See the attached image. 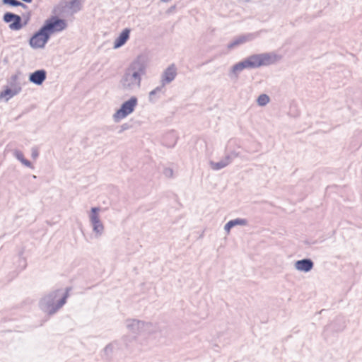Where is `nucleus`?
I'll use <instances>...</instances> for the list:
<instances>
[{
  "mask_svg": "<svg viewBox=\"0 0 362 362\" xmlns=\"http://www.w3.org/2000/svg\"><path fill=\"white\" fill-rule=\"evenodd\" d=\"M269 97L267 94H261L257 100V103L259 106H265L269 103Z\"/></svg>",
  "mask_w": 362,
  "mask_h": 362,
  "instance_id": "21",
  "label": "nucleus"
},
{
  "mask_svg": "<svg viewBox=\"0 0 362 362\" xmlns=\"http://www.w3.org/2000/svg\"><path fill=\"white\" fill-rule=\"evenodd\" d=\"M230 164V158L224 157L222 160L218 162H210L211 168L214 170H221Z\"/></svg>",
  "mask_w": 362,
  "mask_h": 362,
  "instance_id": "16",
  "label": "nucleus"
},
{
  "mask_svg": "<svg viewBox=\"0 0 362 362\" xmlns=\"http://www.w3.org/2000/svg\"><path fill=\"white\" fill-rule=\"evenodd\" d=\"M70 290V288H66L64 293H62L61 289L51 291L40 300V309L49 315L54 314L66 303Z\"/></svg>",
  "mask_w": 362,
  "mask_h": 362,
  "instance_id": "4",
  "label": "nucleus"
},
{
  "mask_svg": "<svg viewBox=\"0 0 362 362\" xmlns=\"http://www.w3.org/2000/svg\"><path fill=\"white\" fill-rule=\"evenodd\" d=\"M129 128H130V125L128 123H124V124H122L121 130L119 132H122L123 131L129 129Z\"/></svg>",
  "mask_w": 362,
  "mask_h": 362,
  "instance_id": "31",
  "label": "nucleus"
},
{
  "mask_svg": "<svg viewBox=\"0 0 362 362\" xmlns=\"http://www.w3.org/2000/svg\"><path fill=\"white\" fill-rule=\"evenodd\" d=\"M21 162L22 163V164H23L26 167H28V168H33V166L31 162L29 161L28 160H27L25 158H23V160H21Z\"/></svg>",
  "mask_w": 362,
  "mask_h": 362,
  "instance_id": "27",
  "label": "nucleus"
},
{
  "mask_svg": "<svg viewBox=\"0 0 362 362\" xmlns=\"http://www.w3.org/2000/svg\"><path fill=\"white\" fill-rule=\"evenodd\" d=\"M259 32L247 33L245 35H240L235 38L228 45V48L232 49L234 47L244 44L247 42L252 41L259 36Z\"/></svg>",
  "mask_w": 362,
  "mask_h": 362,
  "instance_id": "9",
  "label": "nucleus"
},
{
  "mask_svg": "<svg viewBox=\"0 0 362 362\" xmlns=\"http://www.w3.org/2000/svg\"><path fill=\"white\" fill-rule=\"evenodd\" d=\"M24 22L23 23V26L26 25L30 19V13H28L27 15L24 16Z\"/></svg>",
  "mask_w": 362,
  "mask_h": 362,
  "instance_id": "29",
  "label": "nucleus"
},
{
  "mask_svg": "<svg viewBox=\"0 0 362 362\" xmlns=\"http://www.w3.org/2000/svg\"><path fill=\"white\" fill-rule=\"evenodd\" d=\"M138 105V99L136 96H132L128 100L124 102L120 108L113 115L112 117L115 122H119L132 114Z\"/></svg>",
  "mask_w": 362,
  "mask_h": 362,
  "instance_id": "5",
  "label": "nucleus"
},
{
  "mask_svg": "<svg viewBox=\"0 0 362 362\" xmlns=\"http://www.w3.org/2000/svg\"><path fill=\"white\" fill-rule=\"evenodd\" d=\"M131 30L129 28L124 29L119 35L115 39L114 42V49H118L122 47L129 40Z\"/></svg>",
  "mask_w": 362,
  "mask_h": 362,
  "instance_id": "12",
  "label": "nucleus"
},
{
  "mask_svg": "<svg viewBox=\"0 0 362 362\" xmlns=\"http://www.w3.org/2000/svg\"><path fill=\"white\" fill-rule=\"evenodd\" d=\"M20 93L19 88H7L0 93V98H6V101Z\"/></svg>",
  "mask_w": 362,
  "mask_h": 362,
  "instance_id": "17",
  "label": "nucleus"
},
{
  "mask_svg": "<svg viewBox=\"0 0 362 362\" xmlns=\"http://www.w3.org/2000/svg\"><path fill=\"white\" fill-rule=\"evenodd\" d=\"M177 75V69L175 64L169 65L160 76V86L163 88L173 82Z\"/></svg>",
  "mask_w": 362,
  "mask_h": 362,
  "instance_id": "8",
  "label": "nucleus"
},
{
  "mask_svg": "<svg viewBox=\"0 0 362 362\" xmlns=\"http://www.w3.org/2000/svg\"><path fill=\"white\" fill-rule=\"evenodd\" d=\"M173 8H175V6H173V7H171V8H170V10H171V11H173Z\"/></svg>",
  "mask_w": 362,
  "mask_h": 362,
  "instance_id": "35",
  "label": "nucleus"
},
{
  "mask_svg": "<svg viewBox=\"0 0 362 362\" xmlns=\"http://www.w3.org/2000/svg\"><path fill=\"white\" fill-rule=\"evenodd\" d=\"M112 345L111 344H109L105 347L104 352L105 354L109 355L112 352Z\"/></svg>",
  "mask_w": 362,
  "mask_h": 362,
  "instance_id": "26",
  "label": "nucleus"
},
{
  "mask_svg": "<svg viewBox=\"0 0 362 362\" xmlns=\"http://www.w3.org/2000/svg\"><path fill=\"white\" fill-rule=\"evenodd\" d=\"M126 327L128 330L135 334L142 333H151L153 325L150 322H145L135 319H127L126 320Z\"/></svg>",
  "mask_w": 362,
  "mask_h": 362,
  "instance_id": "6",
  "label": "nucleus"
},
{
  "mask_svg": "<svg viewBox=\"0 0 362 362\" xmlns=\"http://www.w3.org/2000/svg\"><path fill=\"white\" fill-rule=\"evenodd\" d=\"M67 26L66 21L57 16L45 21L44 25L30 37V46L33 49H42L50 38L52 33L64 30Z\"/></svg>",
  "mask_w": 362,
  "mask_h": 362,
  "instance_id": "2",
  "label": "nucleus"
},
{
  "mask_svg": "<svg viewBox=\"0 0 362 362\" xmlns=\"http://www.w3.org/2000/svg\"><path fill=\"white\" fill-rule=\"evenodd\" d=\"M21 162L22 163V164H23L26 167H28V168H33V166L31 162L29 161L28 160H27L25 158H23V160H21Z\"/></svg>",
  "mask_w": 362,
  "mask_h": 362,
  "instance_id": "28",
  "label": "nucleus"
},
{
  "mask_svg": "<svg viewBox=\"0 0 362 362\" xmlns=\"http://www.w3.org/2000/svg\"><path fill=\"white\" fill-rule=\"evenodd\" d=\"M22 1L24 2H26V3H31L33 0H22Z\"/></svg>",
  "mask_w": 362,
  "mask_h": 362,
  "instance_id": "32",
  "label": "nucleus"
},
{
  "mask_svg": "<svg viewBox=\"0 0 362 362\" xmlns=\"http://www.w3.org/2000/svg\"><path fill=\"white\" fill-rule=\"evenodd\" d=\"M247 221L245 218H235L233 220L229 221L224 226V230L229 233L230 229L235 226H247Z\"/></svg>",
  "mask_w": 362,
  "mask_h": 362,
  "instance_id": "15",
  "label": "nucleus"
},
{
  "mask_svg": "<svg viewBox=\"0 0 362 362\" xmlns=\"http://www.w3.org/2000/svg\"><path fill=\"white\" fill-rule=\"evenodd\" d=\"M2 3L5 5H9L14 7L21 6L24 8L28 7L25 4L18 0H2Z\"/></svg>",
  "mask_w": 362,
  "mask_h": 362,
  "instance_id": "20",
  "label": "nucleus"
},
{
  "mask_svg": "<svg viewBox=\"0 0 362 362\" xmlns=\"http://www.w3.org/2000/svg\"><path fill=\"white\" fill-rule=\"evenodd\" d=\"M100 211V208L93 207L91 208L90 213L89 214V220L93 227V230L98 237L100 236L104 232V226L100 221L98 214Z\"/></svg>",
  "mask_w": 362,
  "mask_h": 362,
  "instance_id": "7",
  "label": "nucleus"
},
{
  "mask_svg": "<svg viewBox=\"0 0 362 362\" xmlns=\"http://www.w3.org/2000/svg\"><path fill=\"white\" fill-rule=\"evenodd\" d=\"M276 61V55L272 53L252 54L234 64L229 71V76L236 79L238 78L239 74L245 69H257L260 66H269L274 64Z\"/></svg>",
  "mask_w": 362,
  "mask_h": 362,
  "instance_id": "3",
  "label": "nucleus"
},
{
  "mask_svg": "<svg viewBox=\"0 0 362 362\" xmlns=\"http://www.w3.org/2000/svg\"><path fill=\"white\" fill-rule=\"evenodd\" d=\"M18 16V15L11 13V12H6L4 13V15L3 16V20L6 23H11Z\"/></svg>",
  "mask_w": 362,
  "mask_h": 362,
  "instance_id": "22",
  "label": "nucleus"
},
{
  "mask_svg": "<svg viewBox=\"0 0 362 362\" xmlns=\"http://www.w3.org/2000/svg\"><path fill=\"white\" fill-rule=\"evenodd\" d=\"M46 78V71L44 69H39L30 74L29 81L37 86H40L45 81Z\"/></svg>",
  "mask_w": 362,
  "mask_h": 362,
  "instance_id": "11",
  "label": "nucleus"
},
{
  "mask_svg": "<svg viewBox=\"0 0 362 362\" xmlns=\"http://www.w3.org/2000/svg\"><path fill=\"white\" fill-rule=\"evenodd\" d=\"M163 173L164 176L167 178L173 177V170L170 168H165L163 169Z\"/></svg>",
  "mask_w": 362,
  "mask_h": 362,
  "instance_id": "23",
  "label": "nucleus"
},
{
  "mask_svg": "<svg viewBox=\"0 0 362 362\" xmlns=\"http://www.w3.org/2000/svg\"><path fill=\"white\" fill-rule=\"evenodd\" d=\"M295 269L303 272H309L314 267V262L311 259L305 258L298 260L294 264Z\"/></svg>",
  "mask_w": 362,
  "mask_h": 362,
  "instance_id": "10",
  "label": "nucleus"
},
{
  "mask_svg": "<svg viewBox=\"0 0 362 362\" xmlns=\"http://www.w3.org/2000/svg\"><path fill=\"white\" fill-rule=\"evenodd\" d=\"M239 156H240V153L238 152L232 151L229 154L226 155L225 157L230 158V163L235 158L239 157Z\"/></svg>",
  "mask_w": 362,
  "mask_h": 362,
  "instance_id": "24",
  "label": "nucleus"
},
{
  "mask_svg": "<svg viewBox=\"0 0 362 362\" xmlns=\"http://www.w3.org/2000/svg\"><path fill=\"white\" fill-rule=\"evenodd\" d=\"M145 57L139 56L125 69L120 81L121 88L126 91H132L141 87V76L146 74Z\"/></svg>",
  "mask_w": 362,
  "mask_h": 362,
  "instance_id": "1",
  "label": "nucleus"
},
{
  "mask_svg": "<svg viewBox=\"0 0 362 362\" xmlns=\"http://www.w3.org/2000/svg\"><path fill=\"white\" fill-rule=\"evenodd\" d=\"M38 155H39L38 151L36 148H33L32 149V153H31L32 158L35 159L38 157Z\"/></svg>",
  "mask_w": 362,
  "mask_h": 362,
  "instance_id": "30",
  "label": "nucleus"
},
{
  "mask_svg": "<svg viewBox=\"0 0 362 362\" xmlns=\"http://www.w3.org/2000/svg\"><path fill=\"white\" fill-rule=\"evenodd\" d=\"M165 88L162 86H158L151 91H150L148 94V100L150 103H154L157 101L158 98H160L161 94H164Z\"/></svg>",
  "mask_w": 362,
  "mask_h": 362,
  "instance_id": "14",
  "label": "nucleus"
},
{
  "mask_svg": "<svg viewBox=\"0 0 362 362\" xmlns=\"http://www.w3.org/2000/svg\"><path fill=\"white\" fill-rule=\"evenodd\" d=\"M246 2H250L251 0H245Z\"/></svg>",
  "mask_w": 362,
  "mask_h": 362,
  "instance_id": "36",
  "label": "nucleus"
},
{
  "mask_svg": "<svg viewBox=\"0 0 362 362\" xmlns=\"http://www.w3.org/2000/svg\"><path fill=\"white\" fill-rule=\"evenodd\" d=\"M20 74H21L20 73H18V74H16L11 76V77L8 81V83H9V86H11V88H19L20 92H21V89H22L21 85L18 81Z\"/></svg>",
  "mask_w": 362,
  "mask_h": 362,
  "instance_id": "18",
  "label": "nucleus"
},
{
  "mask_svg": "<svg viewBox=\"0 0 362 362\" xmlns=\"http://www.w3.org/2000/svg\"><path fill=\"white\" fill-rule=\"evenodd\" d=\"M173 8H175V6H173V7H171V8H170V10H171V11H173Z\"/></svg>",
  "mask_w": 362,
  "mask_h": 362,
  "instance_id": "34",
  "label": "nucleus"
},
{
  "mask_svg": "<svg viewBox=\"0 0 362 362\" xmlns=\"http://www.w3.org/2000/svg\"><path fill=\"white\" fill-rule=\"evenodd\" d=\"M60 6L63 8H67L71 11L72 13H76L81 8V3L79 0H71L70 1H64L57 8Z\"/></svg>",
  "mask_w": 362,
  "mask_h": 362,
  "instance_id": "13",
  "label": "nucleus"
},
{
  "mask_svg": "<svg viewBox=\"0 0 362 362\" xmlns=\"http://www.w3.org/2000/svg\"><path fill=\"white\" fill-rule=\"evenodd\" d=\"M23 27L22 18L18 15L16 19L9 25V28L12 30H19Z\"/></svg>",
  "mask_w": 362,
  "mask_h": 362,
  "instance_id": "19",
  "label": "nucleus"
},
{
  "mask_svg": "<svg viewBox=\"0 0 362 362\" xmlns=\"http://www.w3.org/2000/svg\"><path fill=\"white\" fill-rule=\"evenodd\" d=\"M13 155L19 161H21L23 160V158H25L23 153L18 150H15L13 151Z\"/></svg>",
  "mask_w": 362,
  "mask_h": 362,
  "instance_id": "25",
  "label": "nucleus"
},
{
  "mask_svg": "<svg viewBox=\"0 0 362 362\" xmlns=\"http://www.w3.org/2000/svg\"><path fill=\"white\" fill-rule=\"evenodd\" d=\"M170 1V0H160V1H162V2H168V1Z\"/></svg>",
  "mask_w": 362,
  "mask_h": 362,
  "instance_id": "33",
  "label": "nucleus"
}]
</instances>
